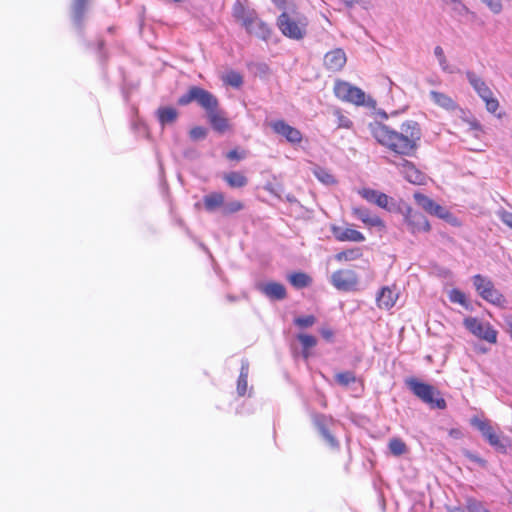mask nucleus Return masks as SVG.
<instances>
[{
  "instance_id": "f257e3e1",
  "label": "nucleus",
  "mask_w": 512,
  "mask_h": 512,
  "mask_svg": "<svg viewBox=\"0 0 512 512\" xmlns=\"http://www.w3.org/2000/svg\"><path fill=\"white\" fill-rule=\"evenodd\" d=\"M369 127L372 136L380 145L402 157L413 156L422 137L421 127L414 120L403 122L399 130L379 122L370 124Z\"/></svg>"
},
{
  "instance_id": "f03ea898",
  "label": "nucleus",
  "mask_w": 512,
  "mask_h": 512,
  "mask_svg": "<svg viewBox=\"0 0 512 512\" xmlns=\"http://www.w3.org/2000/svg\"><path fill=\"white\" fill-rule=\"evenodd\" d=\"M233 16L246 31L258 38L267 40L270 37V29L266 23L261 21L255 10L246 8L240 1L233 6Z\"/></svg>"
},
{
  "instance_id": "7ed1b4c3",
  "label": "nucleus",
  "mask_w": 512,
  "mask_h": 512,
  "mask_svg": "<svg viewBox=\"0 0 512 512\" xmlns=\"http://www.w3.org/2000/svg\"><path fill=\"white\" fill-rule=\"evenodd\" d=\"M277 26L284 36L301 40L307 33V17L295 9H287L277 19Z\"/></svg>"
},
{
  "instance_id": "20e7f679",
  "label": "nucleus",
  "mask_w": 512,
  "mask_h": 512,
  "mask_svg": "<svg viewBox=\"0 0 512 512\" xmlns=\"http://www.w3.org/2000/svg\"><path fill=\"white\" fill-rule=\"evenodd\" d=\"M405 384L417 398L431 408L440 410L446 408L445 399L434 386L421 382L415 377L407 378Z\"/></svg>"
},
{
  "instance_id": "39448f33",
  "label": "nucleus",
  "mask_w": 512,
  "mask_h": 512,
  "mask_svg": "<svg viewBox=\"0 0 512 512\" xmlns=\"http://www.w3.org/2000/svg\"><path fill=\"white\" fill-rule=\"evenodd\" d=\"M191 102H196L205 109L207 113L214 108H218L217 98L209 91L198 86L190 87L187 93L183 94L178 99V104L181 106L188 105Z\"/></svg>"
},
{
  "instance_id": "423d86ee",
  "label": "nucleus",
  "mask_w": 512,
  "mask_h": 512,
  "mask_svg": "<svg viewBox=\"0 0 512 512\" xmlns=\"http://www.w3.org/2000/svg\"><path fill=\"white\" fill-rule=\"evenodd\" d=\"M473 284L478 294L487 302L503 307L506 303L504 296L498 291L493 282L480 274L473 276Z\"/></svg>"
},
{
  "instance_id": "0eeeda50",
  "label": "nucleus",
  "mask_w": 512,
  "mask_h": 512,
  "mask_svg": "<svg viewBox=\"0 0 512 512\" xmlns=\"http://www.w3.org/2000/svg\"><path fill=\"white\" fill-rule=\"evenodd\" d=\"M466 77L478 96L485 102L487 111L495 113L499 108V101L493 96V92L485 81L471 71L466 73Z\"/></svg>"
},
{
  "instance_id": "6e6552de",
  "label": "nucleus",
  "mask_w": 512,
  "mask_h": 512,
  "mask_svg": "<svg viewBox=\"0 0 512 512\" xmlns=\"http://www.w3.org/2000/svg\"><path fill=\"white\" fill-rule=\"evenodd\" d=\"M335 96L343 102L352 103L357 106L366 105L365 92L349 82L338 80L334 85Z\"/></svg>"
},
{
  "instance_id": "1a4fd4ad",
  "label": "nucleus",
  "mask_w": 512,
  "mask_h": 512,
  "mask_svg": "<svg viewBox=\"0 0 512 512\" xmlns=\"http://www.w3.org/2000/svg\"><path fill=\"white\" fill-rule=\"evenodd\" d=\"M465 328L479 339L489 343H496L497 331L488 322H484L475 317H467L464 319Z\"/></svg>"
},
{
  "instance_id": "9d476101",
  "label": "nucleus",
  "mask_w": 512,
  "mask_h": 512,
  "mask_svg": "<svg viewBox=\"0 0 512 512\" xmlns=\"http://www.w3.org/2000/svg\"><path fill=\"white\" fill-rule=\"evenodd\" d=\"M403 216L408 230L412 234L415 235L420 232L430 231V224L421 212L415 211L411 207H407L403 212Z\"/></svg>"
},
{
  "instance_id": "9b49d317",
  "label": "nucleus",
  "mask_w": 512,
  "mask_h": 512,
  "mask_svg": "<svg viewBox=\"0 0 512 512\" xmlns=\"http://www.w3.org/2000/svg\"><path fill=\"white\" fill-rule=\"evenodd\" d=\"M331 282L338 290L350 291L358 284V277L352 270H338L331 275Z\"/></svg>"
},
{
  "instance_id": "f8f14e48",
  "label": "nucleus",
  "mask_w": 512,
  "mask_h": 512,
  "mask_svg": "<svg viewBox=\"0 0 512 512\" xmlns=\"http://www.w3.org/2000/svg\"><path fill=\"white\" fill-rule=\"evenodd\" d=\"M269 125L276 134L284 137L289 143L299 144L302 141V133L284 120H275L270 122Z\"/></svg>"
},
{
  "instance_id": "ddd939ff",
  "label": "nucleus",
  "mask_w": 512,
  "mask_h": 512,
  "mask_svg": "<svg viewBox=\"0 0 512 512\" xmlns=\"http://www.w3.org/2000/svg\"><path fill=\"white\" fill-rule=\"evenodd\" d=\"M393 164L398 168L399 172L408 182L417 185L423 184L425 175L418 170L412 162L406 159H401Z\"/></svg>"
},
{
  "instance_id": "4468645a",
  "label": "nucleus",
  "mask_w": 512,
  "mask_h": 512,
  "mask_svg": "<svg viewBox=\"0 0 512 512\" xmlns=\"http://www.w3.org/2000/svg\"><path fill=\"white\" fill-rule=\"evenodd\" d=\"M414 199L416 203L427 213L431 215H435L439 218H446L448 212L444 207L437 204L435 201H433L431 198L427 197L424 194L421 193H415Z\"/></svg>"
},
{
  "instance_id": "2eb2a0df",
  "label": "nucleus",
  "mask_w": 512,
  "mask_h": 512,
  "mask_svg": "<svg viewBox=\"0 0 512 512\" xmlns=\"http://www.w3.org/2000/svg\"><path fill=\"white\" fill-rule=\"evenodd\" d=\"M332 422L331 418L326 417L325 415H316L314 417V424L320 434L322 435L325 442L332 448L337 449L339 447V442L337 439L330 433L328 429L329 423Z\"/></svg>"
},
{
  "instance_id": "dca6fc26",
  "label": "nucleus",
  "mask_w": 512,
  "mask_h": 512,
  "mask_svg": "<svg viewBox=\"0 0 512 512\" xmlns=\"http://www.w3.org/2000/svg\"><path fill=\"white\" fill-rule=\"evenodd\" d=\"M257 289L271 300H282L286 297V288L278 282L258 283Z\"/></svg>"
},
{
  "instance_id": "f3484780",
  "label": "nucleus",
  "mask_w": 512,
  "mask_h": 512,
  "mask_svg": "<svg viewBox=\"0 0 512 512\" xmlns=\"http://www.w3.org/2000/svg\"><path fill=\"white\" fill-rule=\"evenodd\" d=\"M346 61V54L340 48L331 50L324 56V65L331 71H340L344 67Z\"/></svg>"
},
{
  "instance_id": "a211bd4d",
  "label": "nucleus",
  "mask_w": 512,
  "mask_h": 512,
  "mask_svg": "<svg viewBox=\"0 0 512 512\" xmlns=\"http://www.w3.org/2000/svg\"><path fill=\"white\" fill-rule=\"evenodd\" d=\"M472 424L482 433L483 437L489 442L491 446H502L499 436L495 433L489 422L475 418L473 419Z\"/></svg>"
},
{
  "instance_id": "6ab92c4d",
  "label": "nucleus",
  "mask_w": 512,
  "mask_h": 512,
  "mask_svg": "<svg viewBox=\"0 0 512 512\" xmlns=\"http://www.w3.org/2000/svg\"><path fill=\"white\" fill-rule=\"evenodd\" d=\"M359 194L368 202L374 203L381 208L390 210L388 207L390 198L385 193L370 188H363L359 191Z\"/></svg>"
},
{
  "instance_id": "aec40b11",
  "label": "nucleus",
  "mask_w": 512,
  "mask_h": 512,
  "mask_svg": "<svg viewBox=\"0 0 512 512\" xmlns=\"http://www.w3.org/2000/svg\"><path fill=\"white\" fill-rule=\"evenodd\" d=\"M352 212L357 219L361 220L365 225L369 227H384V223L381 218L372 214L367 208L355 207L353 208Z\"/></svg>"
},
{
  "instance_id": "412c9836",
  "label": "nucleus",
  "mask_w": 512,
  "mask_h": 512,
  "mask_svg": "<svg viewBox=\"0 0 512 512\" xmlns=\"http://www.w3.org/2000/svg\"><path fill=\"white\" fill-rule=\"evenodd\" d=\"M333 235L339 241L363 242L365 236L352 228L333 227Z\"/></svg>"
},
{
  "instance_id": "4be33fe9",
  "label": "nucleus",
  "mask_w": 512,
  "mask_h": 512,
  "mask_svg": "<svg viewBox=\"0 0 512 512\" xmlns=\"http://www.w3.org/2000/svg\"><path fill=\"white\" fill-rule=\"evenodd\" d=\"M398 299V293L390 287H383L377 295V305L381 309L392 308Z\"/></svg>"
},
{
  "instance_id": "5701e85b",
  "label": "nucleus",
  "mask_w": 512,
  "mask_h": 512,
  "mask_svg": "<svg viewBox=\"0 0 512 512\" xmlns=\"http://www.w3.org/2000/svg\"><path fill=\"white\" fill-rule=\"evenodd\" d=\"M89 0H73L72 3V20L74 25L81 29L84 23V16L87 11Z\"/></svg>"
},
{
  "instance_id": "b1692460",
  "label": "nucleus",
  "mask_w": 512,
  "mask_h": 512,
  "mask_svg": "<svg viewBox=\"0 0 512 512\" xmlns=\"http://www.w3.org/2000/svg\"><path fill=\"white\" fill-rule=\"evenodd\" d=\"M225 196L222 192H212L203 197L204 208L208 212H214L223 207Z\"/></svg>"
},
{
  "instance_id": "393cba45",
  "label": "nucleus",
  "mask_w": 512,
  "mask_h": 512,
  "mask_svg": "<svg viewBox=\"0 0 512 512\" xmlns=\"http://www.w3.org/2000/svg\"><path fill=\"white\" fill-rule=\"evenodd\" d=\"M430 97L438 106L448 111H453L458 108L456 102L450 96L444 93L431 91Z\"/></svg>"
},
{
  "instance_id": "a878e982",
  "label": "nucleus",
  "mask_w": 512,
  "mask_h": 512,
  "mask_svg": "<svg viewBox=\"0 0 512 512\" xmlns=\"http://www.w3.org/2000/svg\"><path fill=\"white\" fill-rule=\"evenodd\" d=\"M157 119L162 126L171 124L176 121L178 111L173 107H159L156 111Z\"/></svg>"
},
{
  "instance_id": "bb28decb",
  "label": "nucleus",
  "mask_w": 512,
  "mask_h": 512,
  "mask_svg": "<svg viewBox=\"0 0 512 512\" xmlns=\"http://www.w3.org/2000/svg\"><path fill=\"white\" fill-rule=\"evenodd\" d=\"M248 373H249V362L244 359V360H242V363H241L240 375H239V378L237 381V393L240 396H244L245 393L247 392Z\"/></svg>"
},
{
  "instance_id": "cd10ccee",
  "label": "nucleus",
  "mask_w": 512,
  "mask_h": 512,
  "mask_svg": "<svg viewBox=\"0 0 512 512\" xmlns=\"http://www.w3.org/2000/svg\"><path fill=\"white\" fill-rule=\"evenodd\" d=\"M212 127L218 132H224L228 128L227 119L218 113V108H214L207 113Z\"/></svg>"
},
{
  "instance_id": "c85d7f7f",
  "label": "nucleus",
  "mask_w": 512,
  "mask_h": 512,
  "mask_svg": "<svg viewBox=\"0 0 512 512\" xmlns=\"http://www.w3.org/2000/svg\"><path fill=\"white\" fill-rule=\"evenodd\" d=\"M223 179L232 188H242L247 185L248 179L240 172H229L223 176Z\"/></svg>"
},
{
  "instance_id": "c756f323",
  "label": "nucleus",
  "mask_w": 512,
  "mask_h": 512,
  "mask_svg": "<svg viewBox=\"0 0 512 512\" xmlns=\"http://www.w3.org/2000/svg\"><path fill=\"white\" fill-rule=\"evenodd\" d=\"M288 279L291 285L297 289L309 286L312 281L310 276L303 272L293 273L289 275Z\"/></svg>"
},
{
  "instance_id": "7c9ffc66",
  "label": "nucleus",
  "mask_w": 512,
  "mask_h": 512,
  "mask_svg": "<svg viewBox=\"0 0 512 512\" xmlns=\"http://www.w3.org/2000/svg\"><path fill=\"white\" fill-rule=\"evenodd\" d=\"M389 450L394 456H401L407 452V446L400 438H392L388 443Z\"/></svg>"
},
{
  "instance_id": "2f4dec72",
  "label": "nucleus",
  "mask_w": 512,
  "mask_h": 512,
  "mask_svg": "<svg viewBox=\"0 0 512 512\" xmlns=\"http://www.w3.org/2000/svg\"><path fill=\"white\" fill-rule=\"evenodd\" d=\"M313 174L320 182H322L325 185H330V184L335 183V179H334L333 175L325 168L316 166L313 169Z\"/></svg>"
},
{
  "instance_id": "473e14b6",
  "label": "nucleus",
  "mask_w": 512,
  "mask_h": 512,
  "mask_svg": "<svg viewBox=\"0 0 512 512\" xmlns=\"http://www.w3.org/2000/svg\"><path fill=\"white\" fill-rule=\"evenodd\" d=\"M224 82L234 88H239L243 84V77L236 71L228 72L224 78Z\"/></svg>"
},
{
  "instance_id": "72a5a7b5",
  "label": "nucleus",
  "mask_w": 512,
  "mask_h": 512,
  "mask_svg": "<svg viewBox=\"0 0 512 512\" xmlns=\"http://www.w3.org/2000/svg\"><path fill=\"white\" fill-rule=\"evenodd\" d=\"M243 204L242 202L238 201V200H232V201H227V202H223V207H222V213L224 215H229V214H233V213H236L240 210L243 209Z\"/></svg>"
},
{
  "instance_id": "f704fd0d",
  "label": "nucleus",
  "mask_w": 512,
  "mask_h": 512,
  "mask_svg": "<svg viewBox=\"0 0 512 512\" xmlns=\"http://www.w3.org/2000/svg\"><path fill=\"white\" fill-rule=\"evenodd\" d=\"M336 381L342 386H348L356 381V377L353 372L346 371L336 374Z\"/></svg>"
},
{
  "instance_id": "c9c22d12",
  "label": "nucleus",
  "mask_w": 512,
  "mask_h": 512,
  "mask_svg": "<svg viewBox=\"0 0 512 512\" xmlns=\"http://www.w3.org/2000/svg\"><path fill=\"white\" fill-rule=\"evenodd\" d=\"M334 115L337 117V127L350 129L353 126V122L345 115L342 114L340 109L334 111Z\"/></svg>"
},
{
  "instance_id": "e433bc0d",
  "label": "nucleus",
  "mask_w": 512,
  "mask_h": 512,
  "mask_svg": "<svg viewBox=\"0 0 512 512\" xmlns=\"http://www.w3.org/2000/svg\"><path fill=\"white\" fill-rule=\"evenodd\" d=\"M297 338L305 350H309L317 344L316 338L312 335L299 334Z\"/></svg>"
},
{
  "instance_id": "4c0bfd02",
  "label": "nucleus",
  "mask_w": 512,
  "mask_h": 512,
  "mask_svg": "<svg viewBox=\"0 0 512 512\" xmlns=\"http://www.w3.org/2000/svg\"><path fill=\"white\" fill-rule=\"evenodd\" d=\"M315 322L316 318L313 315L297 317L294 320V323L301 328H308L314 325Z\"/></svg>"
},
{
  "instance_id": "58836bf2",
  "label": "nucleus",
  "mask_w": 512,
  "mask_h": 512,
  "mask_svg": "<svg viewBox=\"0 0 512 512\" xmlns=\"http://www.w3.org/2000/svg\"><path fill=\"white\" fill-rule=\"evenodd\" d=\"M449 300L452 303H458V304H461V305H465V303H466L465 294L463 292H461L460 290H458V289H452L449 292Z\"/></svg>"
},
{
  "instance_id": "ea45409f",
  "label": "nucleus",
  "mask_w": 512,
  "mask_h": 512,
  "mask_svg": "<svg viewBox=\"0 0 512 512\" xmlns=\"http://www.w3.org/2000/svg\"><path fill=\"white\" fill-rule=\"evenodd\" d=\"M451 10L458 16H466L470 13L467 6L459 0L454 4V6H451Z\"/></svg>"
},
{
  "instance_id": "a19ab883",
  "label": "nucleus",
  "mask_w": 512,
  "mask_h": 512,
  "mask_svg": "<svg viewBox=\"0 0 512 512\" xmlns=\"http://www.w3.org/2000/svg\"><path fill=\"white\" fill-rule=\"evenodd\" d=\"M206 134H207L206 129L203 127H200V126L194 127L190 130V137L193 140L203 139V138H205Z\"/></svg>"
},
{
  "instance_id": "79ce46f5",
  "label": "nucleus",
  "mask_w": 512,
  "mask_h": 512,
  "mask_svg": "<svg viewBox=\"0 0 512 512\" xmlns=\"http://www.w3.org/2000/svg\"><path fill=\"white\" fill-rule=\"evenodd\" d=\"M481 1L484 2L489 7V9L495 14L500 13L502 10L501 0H481Z\"/></svg>"
},
{
  "instance_id": "37998d69",
  "label": "nucleus",
  "mask_w": 512,
  "mask_h": 512,
  "mask_svg": "<svg viewBox=\"0 0 512 512\" xmlns=\"http://www.w3.org/2000/svg\"><path fill=\"white\" fill-rule=\"evenodd\" d=\"M499 217L505 225H507L509 228L512 229V213L511 212H508L505 210L500 211Z\"/></svg>"
},
{
  "instance_id": "c03bdc74",
  "label": "nucleus",
  "mask_w": 512,
  "mask_h": 512,
  "mask_svg": "<svg viewBox=\"0 0 512 512\" xmlns=\"http://www.w3.org/2000/svg\"><path fill=\"white\" fill-rule=\"evenodd\" d=\"M438 63L441 69L446 73H453L454 69L449 65L446 56L438 59Z\"/></svg>"
},
{
  "instance_id": "a18cd8bd",
  "label": "nucleus",
  "mask_w": 512,
  "mask_h": 512,
  "mask_svg": "<svg viewBox=\"0 0 512 512\" xmlns=\"http://www.w3.org/2000/svg\"><path fill=\"white\" fill-rule=\"evenodd\" d=\"M504 322L506 325V331L509 334L510 338L512 339V315H506L504 317Z\"/></svg>"
},
{
  "instance_id": "49530a36",
  "label": "nucleus",
  "mask_w": 512,
  "mask_h": 512,
  "mask_svg": "<svg viewBox=\"0 0 512 512\" xmlns=\"http://www.w3.org/2000/svg\"><path fill=\"white\" fill-rule=\"evenodd\" d=\"M468 123L470 125L471 130L482 131V126L476 119L469 120Z\"/></svg>"
},
{
  "instance_id": "de8ad7c7",
  "label": "nucleus",
  "mask_w": 512,
  "mask_h": 512,
  "mask_svg": "<svg viewBox=\"0 0 512 512\" xmlns=\"http://www.w3.org/2000/svg\"><path fill=\"white\" fill-rule=\"evenodd\" d=\"M227 158L230 159V160H240L243 158V156H241L237 150H231L227 153Z\"/></svg>"
},
{
  "instance_id": "09e8293b",
  "label": "nucleus",
  "mask_w": 512,
  "mask_h": 512,
  "mask_svg": "<svg viewBox=\"0 0 512 512\" xmlns=\"http://www.w3.org/2000/svg\"><path fill=\"white\" fill-rule=\"evenodd\" d=\"M434 55H435V57L437 58V60H438V59H440V58H442V57H444V56H445V54H444V50H443V48H442L441 46H436V47L434 48Z\"/></svg>"
},
{
  "instance_id": "8fccbe9b",
  "label": "nucleus",
  "mask_w": 512,
  "mask_h": 512,
  "mask_svg": "<svg viewBox=\"0 0 512 512\" xmlns=\"http://www.w3.org/2000/svg\"><path fill=\"white\" fill-rule=\"evenodd\" d=\"M321 335L327 339V340H330L333 336V332L329 329H322L321 330Z\"/></svg>"
},
{
  "instance_id": "3c124183",
  "label": "nucleus",
  "mask_w": 512,
  "mask_h": 512,
  "mask_svg": "<svg viewBox=\"0 0 512 512\" xmlns=\"http://www.w3.org/2000/svg\"><path fill=\"white\" fill-rule=\"evenodd\" d=\"M469 457H470V459L472 461H474L475 463H477V464H479L481 466H484L485 463H486L485 460H483L482 458H480V457H478L476 455H470Z\"/></svg>"
},
{
  "instance_id": "603ef678",
  "label": "nucleus",
  "mask_w": 512,
  "mask_h": 512,
  "mask_svg": "<svg viewBox=\"0 0 512 512\" xmlns=\"http://www.w3.org/2000/svg\"><path fill=\"white\" fill-rule=\"evenodd\" d=\"M346 7L352 8L357 3V0H341Z\"/></svg>"
},
{
  "instance_id": "864d4df0",
  "label": "nucleus",
  "mask_w": 512,
  "mask_h": 512,
  "mask_svg": "<svg viewBox=\"0 0 512 512\" xmlns=\"http://www.w3.org/2000/svg\"><path fill=\"white\" fill-rule=\"evenodd\" d=\"M352 253L353 251H350V252H342L338 255V258L341 259L342 257H344L345 259H352Z\"/></svg>"
},
{
  "instance_id": "5fc2aeb1",
  "label": "nucleus",
  "mask_w": 512,
  "mask_h": 512,
  "mask_svg": "<svg viewBox=\"0 0 512 512\" xmlns=\"http://www.w3.org/2000/svg\"><path fill=\"white\" fill-rule=\"evenodd\" d=\"M458 0H441V2L445 5V6H448L451 8V6H454V4L457 2Z\"/></svg>"
},
{
  "instance_id": "6e6d98bb",
  "label": "nucleus",
  "mask_w": 512,
  "mask_h": 512,
  "mask_svg": "<svg viewBox=\"0 0 512 512\" xmlns=\"http://www.w3.org/2000/svg\"><path fill=\"white\" fill-rule=\"evenodd\" d=\"M450 435H451V436H453V437H455V438H457V437H459V435H460V431H459V430H457V429H451V430H450Z\"/></svg>"
},
{
  "instance_id": "4d7b16f0",
  "label": "nucleus",
  "mask_w": 512,
  "mask_h": 512,
  "mask_svg": "<svg viewBox=\"0 0 512 512\" xmlns=\"http://www.w3.org/2000/svg\"><path fill=\"white\" fill-rule=\"evenodd\" d=\"M272 2L278 7L282 8L285 3V0H272Z\"/></svg>"
},
{
  "instance_id": "13d9d810",
  "label": "nucleus",
  "mask_w": 512,
  "mask_h": 512,
  "mask_svg": "<svg viewBox=\"0 0 512 512\" xmlns=\"http://www.w3.org/2000/svg\"><path fill=\"white\" fill-rule=\"evenodd\" d=\"M302 355H303V357H304L305 359H307V358L309 357V355H310L309 350H305V349L303 348Z\"/></svg>"
},
{
  "instance_id": "bf43d9fd",
  "label": "nucleus",
  "mask_w": 512,
  "mask_h": 512,
  "mask_svg": "<svg viewBox=\"0 0 512 512\" xmlns=\"http://www.w3.org/2000/svg\"><path fill=\"white\" fill-rule=\"evenodd\" d=\"M173 2H181L182 0H172Z\"/></svg>"
}]
</instances>
